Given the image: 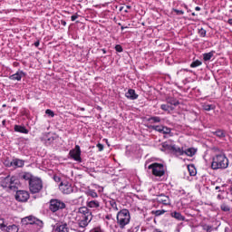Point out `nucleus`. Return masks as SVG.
<instances>
[{
	"label": "nucleus",
	"instance_id": "nucleus-32",
	"mask_svg": "<svg viewBox=\"0 0 232 232\" xmlns=\"http://www.w3.org/2000/svg\"><path fill=\"white\" fill-rule=\"evenodd\" d=\"M201 65H202V62L196 60L191 63L190 68H198V66H201Z\"/></svg>",
	"mask_w": 232,
	"mask_h": 232
},
{
	"label": "nucleus",
	"instance_id": "nucleus-30",
	"mask_svg": "<svg viewBox=\"0 0 232 232\" xmlns=\"http://www.w3.org/2000/svg\"><path fill=\"white\" fill-rule=\"evenodd\" d=\"M168 102H169V104H171L172 106H179V101L175 98H169Z\"/></svg>",
	"mask_w": 232,
	"mask_h": 232
},
{
	"label": "nucleus",
	"instance_id": "nucleus-40",
	"mask_svg": "<svg viewBox=\"0 0 232 232\" xmlns=\"http://www.w3.org/2000/svg\"><path fill=\"white\" fill-rule=\"evenodd\" d=\"M53 140H55V138L50 137L45 140V144L50 145L52 142H53Z\"/></svg>",
	"mask_w": 232,
	"mask_h": 232
},
{
	"label": "nucleus",
	"instance_id": "nucleus-1",
	"mask_svg": "<svg viewBox=\"0 0 232 232\" xmlns=\"http://www.w3.org/2000/svg\"><path fill=\"white\" fill-rule=\"evenodd\" d=\"M93 216L92 215V211L87 207H81L76 215V220L78 222V232L86 231V227L90 222H92Z\"/></svg>",
	"mask_w": 232,
	"mask_h": 232
},
{
	"label": "nucleus",
	"instance_id": "nucleus-26",
	"mask_svg": "<svg viewBox=\"0 0 232 232\" xmlns=\"http://www.w3.org/2000/svg\"><path fill=\"white\" fill-rule=\"evenodd\" d=\"M7 232H19L17 225H10L6 227Z\"/></svg>",
	"mask_w": 232,
	"mask_h": 232
},
{
	"label": "nucleus",
	"instance_id": "nucleus-61",
	"mask_svg": "<svg viewBox=\"0 0 232 232\" xmlns=\"http://www.w3.org/2000/svg\"><path fill=\"white\" fill-rule=\"evenodd\" d=\"M82 111H84V108H82Z\"/></svg>",
	"mask_w": 232,
	"mask_h": 232
},
{
	"label": "nucleus",
	"instance_id": "nucleus-35",
	"mask_svg": "<svg viewBox=\"0 0 232 232\" xmlns=\"http://www.w3.org/2000/svg\"><path fill=\"white\" fill-rule=\"evenodd\" d=\"M164 213H166L164 209L152 211V215H155V217H160V215H164Z\"/></svg>",
	"mask_w": 232,
	"mask_h": 232
},
{
	"label": "nucleus",
	"instance_id": "nucleus-45",
	"mask_svg": "<svg viewBox=\"0 0 232 232\" xmlns=\"http://www.w3.org/2000/svg\"><path fill=\"white\" fill-rule=\"evenodd\" d=\"M115 50L121 53L122 52V46L121 44H117L115 46Z\"/></svg>",
	"mask_w": 232,
	"mask_h": 232
},
{
	"label": "nucleus",
	"instance_id": "nucleus-44",
	"mask_svg": "<svg viewBox=\"0 0 232 232\" xmlns=\"http://www.w3.org/2000/svg\"><path fill=\"white\" fill-rule=\"evenodd\" d=\"M161 133H164V134L171 133V129L168 127H163V130Z\"/></svg>",
	"mask_w": 232,
	"mask_h": 232
},
{
	"label": "nucleus",
	"instance_id": "nucleus-25",
	"mask_svg": "<svg viewBox=\"0 0 232 232\" xmlns=\"http://www.w3.org/2000/svg\"><path fill=\"white\" fill-rule=\"evenodd\" d=\"M213 134L219 139H224V137H226V132L223 130H218L214 131Z\"/></svg>",
	"mask_w": 232,
	"mask_h": 232
},
{
	"label": "nucleus",
	"instance_id": "nucleus-37",
	"mask_svg": "<svg viewBox=\"0 0 232 232\" xmlns=\"http://www.w3.org/2000/svg\"><path fill=\"white\" fill-rule=\"evenodd\" d=\"M220 208H221V210H222V211L227 212V211H230V210H231V208H229V206H227V204H222Z\"/></svg>",
	"mask_w": 232,
	"mask_h": 232
},
{
	"label": "nucleus",
	"instance_id": "nucleus-39",
	"mask_svg": "<svg viewBox=\"0 0 232 232\" xmlns=\"http://www.w3.org/2000/svg\"><path fill=\"white\" fill-rule=\"evenodd\" d=\"M45 113H46V115H49V117H55V113L50 109H47L45 111Z\"/></svg>",
	"mask_w": 232,
	"mask_h": 232
},
{
	"label": "nucleus",
	"instance_id": "nucleus-23",
	"mask_svg": "<svg viewBox=\"0 0 232 232\" xmlns=\"http://www.w3.org/2000/svg\"><path fill=\"white\" fill-rule=\"evenodd\" d=\"M197 153V150L195 148H188L186 150H184V155H187V157H193Z\"/></svg>",
	"mask_w": 232,
	"mask_h": 232
},
{
	"label": "nucleus",
	"instance_id": "nucleus-10",
	"mask_svg": "<svg viewBox=\"0 0 232 232\" xmlns=\"http://www.w3.org/2000/svg\"><path fill=\"white\" fill-rule=\"evenodd\" d=\"M70 228L66 222H57L53 226V232H69Z\"/></svg>",
	"mask_w": 232,
	"mask_h": 232
},
{
	"label": "nucleus",
	"instance_id": "nucleus-11",
	"mask_svg": "<svg viewBox=\"0 0 232 232\" xmlns=\"http://www.w3.org/2000/svg\"><path fill=\"white\" fill-rule=\"evenodd\" d=\"M30 198V194L26 190H18L15 194V199L18 202H27Z\"/></svg>",
	"mask_w": 232,
	"mask_h": 232
},
{
	"label": "nucleus",
	"instance_id": "nucleus-28",
	"mask_svg": "<svg viewBox=\"0 0 232 232\" xmlns=\"http://www.w3.org/2000/svg\"><path fill=\"white\" fill-rule=\"evenodd\" d=\"M215 52H209L203 54L204 61H211V57H213Z\"/></svg>",
	"mask_w": 232,
	"mask_h": 232
},
{
	"label": "nucleus",
	"instance_id": "nucleus-55",
	"mask_svg": "<svg viewBox=\"0 0 232 232\" xmlns=\"http://www.w3.org/2000/svg\"><path fill=\"white\" fill-rule=\"evenodd\" d=\"M228 191H230V195H232V185L228 188Z\"/></svg>",
	"mask_w": 232,
	"mask_h": 232
},
{
	"label": "nucleus",
	"instance_id": "nucleus-27",
	"mask_svg": "<svg viewBox=\"0 0 232 232\" xmlns=\"http://www.w3.org/2000/svg\"><path fill=\"white\" fill-rule=\"evenodd\" d=\"M86 195H88V197H92V198H97V197H99L97 192L93 189L87 190Z\"/></svg>",
	"mask_w": 232,
	"mask_h": 232
},
{
	"label": "nucleus",
	"instance_id": "nucleus-4",
	"mask_svg": "<svg viewBox=\"0 0 232 232\" xmlns=\"http://www.w3.org/2000/svg\"><path fill=\"white\" fill-rule=\"evenodd\" d=\"M131 217L130 216L129 209H122L117 214V222L121 229H124L128 224H130V220Z\"/></svg>",
	"mask_w": 232,
	"mask_h": 232
},
{
	"label": "nucleus",
	"instance_id": "nucleus-56",
	"mask_svg": "<svg viewBox=\"0 0 232 232\" xmlns=\"http://www.w3.org/2000/svg\"><path fill=\"white\" fill-rule=\"evenodd\" d=\"M218 200H222V195L218 194Z\"/></svg>",
	"mask_w": 232,
	"mask_h": 232
},
{
	"label": "nucleus",
	"instance_id": "nucleus-38",
	"mask_svg": "<svg viewBox=\"0 0 232 232\" xmlns=\"http://www.w3.org/2000/svg\"><path fill=\"white\" fill-rule=\"evenodd\" d=\"M160 109L163 110V111H169V105L168 104H161Z\"/></svg>",
	"mask_w": 232,
	"mask_h": 232
},
{
	"label": "nucleus",
	"instance_id": "nucleus-16",
	"mask_svg": "<svg viewBox=\"0 0 232 232\" xmlns=\"http://www.w3.org/2000/svg\"><path fill=\"white\" fill-rule=\"evenodd\" d=\"M125 97H127V99H130V101H135L136 99L139 98V95H137V93H135V90L130 89V90L125 93Z\"/></svg>",
	"mask_w": 232,
	"mask_h": 232
},
{
	"label": "nucleus",
	"instance_id": "nucleus-21",
	"mask_svg": "<svg viewBox=\"0 0 232 232\" xmlns=\"http://www.w3.org/2000/svg\"><path fill=\"white\" fill-rule=\"evenodd\" d=\"M201 227H202V230L206 232L217 231V227L208 224H202Z\"/></svg>",
	"mask_w": 232,
	"mask_h": 232
},
{
	"label": "nucleus",
	"instance_id": "nucleus-7",
	"mask_svg": "<svg viewBox=\"0 0 232 232\" xmlns=\"http://www.w3.org/2000/svg\"><path fill=\"white\" fill-rule=\"evenodd\" d=\"M49 204V208L52 213H57V211L66 208V203L61 199H51Z\"/></svg>",
	"mask_w": 232,
	"mask_h": 232
},
{
	"label": "nucleus",
	"instance_id": "nucleus-51",
	"mask_svg": "<svg viewBox=\"0 0 232 232\" xmlns=\"http://www.w3.org/2000/svg\"><path fill=\"white\" fill-rule=\"evenodd\" d=\"M2 126H6V120H4L3 121H2Z\"/></svg>",
	"mask_w": 232,
	"mask_h": 232
},
{
	"label": "nucleus",
	"instance_id": "nucleus-62",
	"mask_svg": "<svg viewBox=\"0 0 232 232\" xmlns=\"http://www.w3.org/2000/svg\"><path fill=\"white\" fill-rule=\"evenodd\" d=\"M79 198H82V197H80Z\"/></svg>",
	"mask_w": 232,
	"mask_h": 232
},
{
	"label": "nucleus",
	"instance_id": "nucleus-20",
	"mask_svg": "<svg viewBox=\"0 0 232 232\" xmlns=\"http://www.w3.org/2000/svg\"><path fill=\"white\" fill-rule=\"evenodd\" d=\"M14 131H17L18 133H24L25 135L29 133V130L25 129L24 126L21 125H14Z\"/></svg>",
	"mask_w": 232,
	"mask_h": 232
},
{
	"label": "nucleus",
	"instance_id": "nucleus-60",
	"mask_svg": "<svg viewBox=\"0 0 232 232\" xmlns=\"http://www.w3.org/2000/svg\"><path fill=\"white\" fill-rule=\"evenodd\" d=\"M121 30H124V26H121Z\"/></svg>",
	"mask_w": 232,
	"mask_h": 232
},
{
	"label": "nucleus",
	"instance_id": "nucleus-29",
	"mask_svg": "<svg viewBox=\"0 0 232 232\" xmlns=\"http://www.w3.org/2000/svg\"><path fill=\"white\" fill-rule=\"evenodd\" d=\"M150 128L151 130H154L155 131H159L160 133H162V131H164V126L153 125Z\"/></svg>",
	"mask_w": 232,
	"mask_h": 232
},
{
	"label": "nucleus",
	"instance_id": "nucleus-9",
	"mask_svg": "<svg viewBox=\"0 0 232 232\" xmlns=\"http://www.w3.org/2000/svg\"><path fill=\"white\" fill-rule=\"evenodd\" d=\"M59 189L63 193V195H70L71 193H73V187H72V184L68 181H63L59 185Z\"/></svg>",
	"mask_w": 232,
	"mask_h": 232
},
{
	"label": "nucleus",
	"instance_id": "nucleus-12",
	"mask_svg": "<svg viewBox=\"0 0 232 232\" xmlns=\"http://www.w3.org/2000/svg\"><path fill=\"white\" fill-rule=\"evenodd\" d=\"M69 155L76 162H81V147L76 145L73 150H71Z\"/></svg>",
	"mask_w": 232,
	"mask_h": 232
},
{
	"label": "nucleus",
	"instance_id": "nucleus-49",
	"mask_svg": "<svg viewBox=\"0 0 232 232\" xmlns=\"http://www.w3.org/2000/svg\"><path fill=\"white\" fill-rule=\"evenodd\" d=\"M39 44H40V42H39V41H36V42L34 43V46H35L36 48L39 47Z\"/></svg>",
	"mask_w": 232,
	"mask_h": 232
},
{
	"label": "nucleus",
	"instance_id": "nucleus-47",
	"mask_svg": "<svg viewBox=\"0 0 232 232\" xmlns=\"http://www.w3.org/2000/svg\"><path fill=\"white\" fill-rule=\"evenodd\" d=\"M188 171L191 177H195L197 175V172L194 170H191V169L188 167Z\"/></svg>",
	"mask_w": 232,
	"mask_h": 232
},
{
	"label": "nucleus",
	"instance_id": "nucleus-19",
	"mask_svg": "<svg viewBox=\"0 0 232 232\" xmlns=\"http://www.w3.org/2000/svg\"><path fill=\"white\" fill-rule=\"evenodd\" d=\"M23 166H24V160L19 159L13 160V168H23Z\"/></svg>",
	"mask_w": 232,
	"mask_h": 232
},
{
	"label": "nucleus",
	"instance_id": "nucleus-53",
	"mask_svg": "<svg viewBox=\"0 0 232 232\" xmlns=\"http://www.w3.org/2000/svg\"><path fill=\"white\" fill-rule=\"evenodd\" d=\"M227 23L232 26V18L228 19Z\"/></svg>",
	"mask_w": 232,
	"mask_h": 232
},
{
	"label": "nucleus",
	"instance_id": "nucleus-46",
	"mask_svg": "<svg viewBox=\"0 0 232 232\" xmlns=\"http://www.w3.org/2000/svg\"><path fill=\"white\" fill-rule=\"evenodd\" d=\"M96 147L98 148L99 151H102L104 150V145L101 143H98Z\"/></svg>",
	"mask_w": 232,
	"mask_h": 232
},
{
	"label": "nucleus",
	"instance_id": "nucleus-50",
	"mask_svg": "<svg viewBox=\"0 0 232 232\" xmlns=\"http://www.w3.org/2000/svg\"><path fill=\"white\" fill-rule=\"evenodd\" d=\"M61 24H63V26H66V21L62 20V21H61Z\"/></svg>",
	"mask_w": 232,
	"mask_h": 232
},
{
	"label": "nucleus",
	"instance_id": "nucleus-52",
	"mask_svg": "<svg viewBox=\"0 0 232 232\" xmlns=\"http://www.w3.org/2000/svg\"><path fill=\"white\" fill-rule=\"evenodd\" d=\"M195 10H196L197 12H200V7H199V6H196V7H195Z\"/></svg>",
	"mask_w": 232,
	"mask_h": 232
},
{
	"label": "nucleus",
	"instance_id": "nucleus-18",
	"mask_svg": "<svg viewBox=\"0 0 232 232\" xmlns=\"http://www.w3.org/2000/svg\"><path fill=\"white\" fill-rule=\"evenodd\" d=\"M87 208L97 209V208H101V202H99V200L87 201Z\"/></svg>",
	"mask_w": 232,
	"mask_h": 232
},
{
	"label": "nucleus",
	"instance_id": "nucleus-59",
	"mask_svg": "<svg viewBox=\"0 0 232 232\" xmlns=\"http://www.w3.org/2000/svg\"><path fill=\"white\" fill-rule=\"evenodd\" d=\"M192 15H193V16H195V15H197V14H195V13H192Z\"/></svg>",
	"mask_w": 232,
	"mask_h": 232
},
{
	"label": "nucleus",
	"instance_id": "nucleus-13",
	"mask_svg": "<svg viewBox=\"0 0 232 232\" xmlns=\"http://www.w3.org/2000/svg\"><path fill=\"white\" fill-rule=\"evenodd\" d=\"M156 200L159 202V204H163V206H169V204H171L169 197L164 194L157 196Z\"/></svg>",
	"mask_w": 232,
	"mask_h": 232
},
{
	"label": "nucleus",
	"instance_id": "nucleus-36",
	"mask_svg": "<svg viewBox=\"0 0 232 232\" xmlns=\"http://www.w3.org/2000/svg\"><path fill=\"white\" fill-rule=\"evenodd\" d=\"M4 165L6 167V168H13V160L10 161L9 160H5L4 161Z\"/></svg>",
	"mask_w": 232,
	"mask_h": 232
},
{
	"label": "nucleus",
	"instance_id": "nucleus-3",
	"mask_svg": "<svg viewBox=\"0 0 232 232\" xmlns=\"http://www.w3.org/2000/svg\"><path fill=\"white\" fill-rule=\"evenodd\" d=\"M229 167V159L224 153L216 154L212 158L211 169H227Z\"/></svg>",
	"mask_w": 232,
	"mask_h": 232
},
{
	"label": "nucleus",
	"instance_id": "nucleus-41",
	"mask_svg": "<svg viewBox=\"0 0 232 232\" xmlns=\"http://www.w3.org/2000/svg\"><path fill=\"white\" fill-rule=\"evenodd\" d=\"M0 229H6V226L5 225V219H0Z\"/></svg>",
	"mask_w": 232,
	"mask_h": 232
},
{
	"label": "nucleus",
	"instance_id": "nucleus-31",
	"mask_svg": "<svg viewBox=\"0 0 232 232\" xmlns=\"http://www.w3.org/2000/svg\"><path fill=\"white\" fill-rule=\"evenodd\" d=\"M162 148H164L167 151H172L173 145H169L167 141L162 143Z\"/></svg>",
	"mask_w": 232,
	"mask_h": 232
},
{
	"label": "nucleus",
	"instance_id": "nucleus-57",
	"mask_svg": "<svg viewBox=\"0 0 232 232\" xmlns=\"http://www.w3.org/2000/svg\"><path fill=\"white\" fill-rule=\"evenodd\" d=\"M107 220H110V216H106Z\"/></svg>",
	"mask_w": 232,
	"mask_h": 232
},
{
	"label": "nucleus",
	"instance_id": "nucleus-2",
	"mask_svg": "<svg viewBox=\"0 0 232 232\" xmlns=\"http://www.w3.org/2000/svg\"><path fill=\"white\" fill-rule=\"evenodd\" d=\"M22 226H24V232H40L44 227L43 220L33 216H28L22 218Z\"/></svg>",
	"mask_w": 232,
	"mask_h": 232
},
{
	"label": "nucleus",
	"instance_id": "nucleus-34",
	"mask_svg": "<svg viewBox=\"0 0 232 232\" xmlns=\"http://www.w3.org/2000/svg\"><path fill=\"white\" fill-rule=\"evenodd\" d=\"M110 206L114 209V211H119V208L117 207V202L114 199L110 201Z\"/></svg>",
	"mask_w": 232,
	"mask_h": 232
},
{
	"label": "nucleus",
	"instance_id": "nucleus-17",
	"mask_svg": "<svg viewBox=\"0 0 232 232\" xmlns=\"http://www.w3.org/2000/svg\"><path fill=\"white\" fill-rule=\"evenodd\" d=\"M170 216L172 218H175L176 220H179V222H183L186 220V218L180 214V212L173 211L170 213Z\"/></svg>",
	"mask_w": 232,
	"mask_h": 232
},
{
	"label": "nucleus",
	"instance_id": "nucleus-24",
	"mask_svg": "<svg viewBox=\"0 0 232 232\" xmlns=\"http://www.w3.org/2000/svg\"><path fill=\"white\" fill-rule=\"evenodd\" d=\"M160 117L159 116H152L148 119V122H150V124H157L160 122Z\"/></svg>",
	"mask_w": 232,
	"mask_h": 232
},
{
	"label": "nucleus",
	"instance_id": "nucleus-42",
	"mask_svg": "<svg viewBox=\"0 0 232 232\" xmlns=\"http://www.w3.org/2000/svg\"><path fill=\"white\" fill-rule=\"evenodd\" d=\"M173 12H175L177 15H184V11L182 10L173 9Z\"/></svg>",
	"mask_w": 232,
	"mask_h": 232
},
{
	"label": "nucleus",
	"instance_id": "nucleus-8",
	"mask_svg": "<svg viewBox=\"0 0 232 232\" xmlns=\"http://www.w3.org/2000/svg\"><path fill=\"white\" fill-rule=\"evenodd\" d=\"M149 169L152 170L154 177H164V165L162 163H152L149 166Z\"/></svg>",
	"mask_w": 232,
	"mask_h": 232
},
{
	"label": "nucleus",
	"instance_id": "nucleus-33",
	"mask_svg": "<svg viewBox=\"0 0 232 232\" xmlns=\"http://www.w3.org/2000/svg\"><path fill=\"white\" fill-rule=\"evenodd\" d=\"M203 110H205V111H211V110H215V105L205 104Z\"/></svg>",
	"mask_w": 232,
	"mask_h": 232
},
{
	"label": "nucleus",
	"instance_id": "nucleus-43",
	"mask_svg": "<svg viewBox=\"0 0 232 232\" xmlns=\"http://www.w3.org/2000/svg\"><path fill=\"white\" fill-rule=\"evenodd\" d=\"M198 34L200 37H204L207 34L206 30L204 28L199 29Z\"/></svg>",
	"mask_w": 232,
	"mask_h": 232
},
{
	"label": "nucleus",
	"instance_id": "nucleus-22",
	"mask_svg": "<svg viewBox=\"0 0 232 232\" xmlns=\"http://www.w3.org/2000/svg\"><path fill=\"white\" fill-rule=\"evenodd\" d=\"M172 151L175 153V155H184V149L177 147V145H173Z\"/></svg>",
	"mask_w": 232,
	"mask_h": 232
},
{
	"label": "nucleus",
	"instance_id": "nucleus-48",
	"mask_svg": "<svg viewBox=\"0 0 232 232\" xmlns=\"http://www.w3.org/2000/svg\"><path fill=\"white\" fill-rule=\"evenodd\" d=\"M78 18H79V14H73V15L71 16L72 21H75Z\"/></svg>",
	"mask_w": 232,
	"mask_h": 232
},
{
	"label": "nucleus",
	"instance_id": "nucleus-5",
	"mask_svg": "<svg viewBox=\"0 0 232 232\" xmlns=\"http://www.w3.org/2000/svg\"><path fill=\"white\" fill-rule=\"evenodd\" d=\"M18 182L19 180L15 176H7L5 178H1L0 186H2V188H9V189L15 191V189H17Z\"/></svg>",
	"mask_w": 232,
	"mask_h": 232
},
{
	"label": "nucleus",
	"instance_id": "nucleus-54",
	"mask_svg": "<svg viewBox=\"0 0 232 232\" xmlns=\"http://www.w3.org/2000/svg\"><path fill=\"white\" fill-rule=\"evenodd\" d=\"M160 151H167L166 149L162 147V144H161Z\"/></svg>",
	"mask_w": 232,
	"mask_h": 232
},
{
	"label": "nucleus",
	"instance_id": "nucleus-14",
	"mask_svg": "<svg viewBox=\"0 0 232 232\" xmlns=\"http://www.w3.org/2000/svg\"><path fill=\"white\" fill-rule=\"evenodd\" d=\"M26 73L23 71H18L14 74L9 76L10 81H21L23 77H25Z\"/></svg>",
	"mask_w": 232,
	"mask_h": 232
},
{
	"label": "nucleus",
	"instance_id": "nucleus-15",
	"mask_svg": "<svg viewBox=\"0 0 232 232\" xmlns=\"http://www.w3.org/2000/svg\"><path fill=\"white\" fill-rule=\"evenodd\" d=\"M20 179L21 180H28L29 184L32 180H34V179H35V177H34L32 175V173L30 172H23L22 174H20Z\"/></svg>",
	"mask_w": 232,
	"mask_h": 232
},
{
	"label": "nucleus",
	"instance_id": "nucleus-58",
	"mask_svg": "<svg viewBox=\"0 0 232 232\" xmlns=\"http://www.w3.org/2000/svg\"><path fill=\"white\" fill-rule=\"evenodd\" d=\"M216 189H220V187H218H218H216Z\"/></svg>",
	"mask_w": 232,
	"mask_h": 232
},
{
	"label": "nucleus",
	"instance_id": "nucleus-6",
	"mask_svg": "<svg viewBox=\"0 0 232 232\" xmlns=\"http://www.w3.org/2000/svg\"><path fill=\"white\" fill-rule=\"evenodd\" d=\"M29 189L33 194L41 193L43 190V179L34 177L29 183Z\"/></svg>",
	"mask_w": 232,
	"mask_h": 232
}]
</instances>
